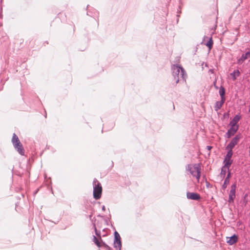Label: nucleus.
Returning a JSON list of instances; mask_svg holds the SVG:
<instances>
[{"label": "nucleus", "mask_w": 250, "mask_h": 250, "mask_svg": "<svg viewBox=\"0 0 250 250\" xmlns=\"http://www.w3.org/2000/svg\"><path fill=\"white\" fill-rule=\"evenodd\" d=\"M241 119V116L239 115H236L233 119L230 121L229 125V126H239L237 125V123Z\"/></svg>", "instance_id": "obj_10"}, {"label": "nucleus", "mask_w": 250, "mask_h": 250, "mask_svg": "<svg viewBox=\"0 0 250 250\" xmlns=\"http://www.w3.org/2000/svg\"><path fill=\"white\" fill-rule=\"evenodd\" d=\"M207 38V37H206L205 36L204 37V40L205 39V38Z\"/></svg>", "instance_id": "obj_32"}, {"label": "nucleus", "mask_w": 250, "mask_h": 250, "mask_svg": "<svg viewBox=\"0 0 250 250\" xmlns=\"http://www.w3.org/2000/svg\"><path fill=\"white\" fill-rule=\"evenodd\" d=\"M242 56L244 57V59L246 60L250 58V50L247 51L246 53L243 54Z\"/></svg>", "instance_id": "obj_22"}, {"label": "nucleus", "mask_w": 250, "mask_h": 250, "mask_svg": "<svg viewBox=\"0 0 250 250\" xmlns=\"http://www.w3.org/2000/svg\"><path fill=\"white\" fill-rule=\"evenodd\" d=\"M219 93L221 96V99L222 100H226V98L225 97V89L223 86H220V87L219 88Z\"/></svg>", "instance_id": "obj_17"}, {"label": "nucleus", "mask_w": 250, "mask_h": 250, "mask_svg": "<svg viewBox=\"0 0 250 250\" xmlns=\"http://www.w3.org/2000/svg\"><path fill=\"white\" fill-rule=\"evenodd\" d=\"M102 243V245L104 247V248L105 249H106V250H112V249L111 247H110L109 246H108L106 244H105L104 242H103V241H101Z\"/></svg>", "instance_id": "obj_23"}, {"label": "nucleus", "mask_w": 250, "mask_h": 250, "mask_svg": "<svg viewBox=\"0 0 250 250\" xmlns=\"http://www.w3.org/2000/svg\"><path fill=\"white\" fill-rule=\"evenodd\" d=\"M114 235V247L115 248L116 250H121L122 247V243L120 235L116 231H115Z\"/></svg>", "instance_id": "obj_4"}, {"label": "nucleus", "mask_w": 250, "mask_h": 250, "mask_svg": "<svg viewBox=\"0 0 250 250\" xmlns=\"http://www.w3.org/2000/svg\"><path fill=\"white\" fill-rule=\"evenodd\" d=\"M209 185V183H207V187H208Z\"/></svg>", "instance_id": "obj_30"}, {"label": "nucleus", "mask_w": 250, "mask_h": 250, "mask_svg": "<svg viewBox=\"0 0 250 250\" xmlns=\"http://www.w3.org/2000/svg\"><path fill=\"white\" fill-rule=\"evenodd\" d=\"M229 239L227 240V242L229 245H232L238 241V237L236 234H233L231 237H229Z\"/></svg>", "instance_id": "obj_11"}, {"label": "nucleus", "mask_w": 250, "mask_h": 250, "mask_svg": "<svg viewBox=\"0 0 250 250\" xmlns=\"http://www.w3.org/2000/svg\"><path fill=\"white\" fill-rule=\"evenodd\" d=\"M240 74V72L239 70H234L233 72L230 73V76L232 77L233 81H235L237 77H239Z\"/></svg>", "instance_id": "obj_16"}, {"label": "nucleus", "mask_w": 250, "mask_h": 250, "mask_svg": "<svg viewBox=\"0 0 250 250\" xmlns=\"http://www.w3.org/2000/svg\"><path fill=\"white\" fill-rule=\"evenodd\" d=\"M89 11H87V15H89V16H92V15H90V14H89Z\"/></svg>", "instance_id": "obj_29"}, {"label": "nucleus", "mask_w": 250, "mask_h": 250, "mask_svg": "<svg viewBox=\"0 0 250 250\" xmlns=\"http://www.w3.org/2000/svg\"><path fill=\"white\" fill-rule=\"evenodd\" d=\"M229 167H225V165L222 167L220 172V177L222 178H225L227 172H228L229 170Z\"/></svg>", "instance_id": "obj_14"}, {"label": "nucleus", "mask_w": 250, "mask_h": 250, "mask_svg": "<svg viewBox=\"0 0 250 250\" xmlns=\"http://www.w3.org/2000/svg\"><path fill=\"white\" fill-rule=\"evenodd\" d=\"M209 72H210V73H213V70H212V69H209Z\"/></svg>", "instance_id": "obj_28"}, {"label": "nucleus", "mask_w": 250, "mask_h": 250, "mask_svg": "<svg viewBox=\"0 0 250 250\" xmlns=\"http://www.w3.org/2000/svg\"><path fill=\"white\" fill-rule=\"evenodd\" d=\"M93 241L99 248L101 247L102 245H101V242L98 240V239L97 238V237L94 235L93 236Z\"/></svg>", "instance_id": "obj_20"}, {"label": "nucleus", "mask_w": 250, "mask_h": 250, "mask_svg": "<svg viewBox=\"0 0 250 250\" xmlns=\"http://www.w3.org/2000/svg\"><path fill=\"white\" fill-rule=\"evenodd\" d=\"M205 44L209 48V49H210L212 48L213 45V41L212 40V38L210 37L209 41Z\"/></svg>", "instance_id": "obj_18"}, {"label": "nucleus", "mask_w": 250, "mask_h": 250, "mask_svg": "<svg viewBox=\"0 0 250 250\" xmlns=\"http://www.w3.org/2000/svg\"><path fill=\"white\" fill-rule=\"evenodd\" d=\"M171 70L176 84L178 83L180 81L179 76H180L184 81H186V79L187 77L186 72L184 68L180 65L177 64H173L171 66Z\"/></svg>", "instance_id": "obj_1"}, {"label": "nucleus", "mask_w": 250, "mask_h": 250, "mask_svg": "<svg viewBox=\"0 0 250 250\" xmlns=\"http://www.w3.org/2000/svg\"><path fill=\"white\" fill-rule=\"evenodd\" d=\"M14 147L20 155L22 156L24 155L25 150L21 143L19 144L17 146H14Z\"/></svg>", "instance_id": "obj_12"}, {"label": "nucleus", "mask_w": 250, "mask_h": 250, "mask_svg": "<svg viewBox=\"0 0 250 250\" xmlns=\"http://www.w3.org/2000/svg\"><path fill=\"white\" fill-rule=\"evenodd\" d=\"M94 230H95V234L96 235L100 238V239L101 240V241H102V239L101 238V232L100 231H98L96 229V227H95V225H94Z\"/></svg>", "instance_id": "obj_21"}, {"label": "nucleus", "mask_w": 250, "mask_h": 250, "mask_svg": "<svg viewBox=\"0 0 250 250\" xmlns=\"http://www.w3.org/2000/svg\"><path fill=\"white\" fill-rule=\"evenodd\" d=\"M239 129V126H230V128L228 130L227 132L225 135V137L230 138L231 136H233Z\"/></svg>", "instance_id": "obj_8"}, {"label": "nucleus", "mask_w": 250, "mask_h": 250, "mask_svg": "<svg viewBox=\"0 0 250 250\" xmlns=\"http://www.w3.org/2000/svg\"><path fill=\"white\" fill-rule=\"evenodd\" d=\"M241 138V136L240 135H236L233 138H232L230 143L226 146V149L232 150L234 146L238 144V141Z\"/></svg>", "instance_id": "obj_5"}, {"label": "nucleus", "mask_w": 250, "mask_h": 250, "mask_svg": "<svg viewBox=\"0 0 250 250\" xmlns=\"http://www.w3.org/2000/svg\"><path fill=\"white\" fill-rule=\"evenodd\" d=\"M93 197L96 200H98L101 197L102 187L100 183L96 178L94 179L93 181Z\"/></svg>", "instance_id": "obj_3"}, {"label": "nucleus", "mask_w": 250, "mask_h": 250, "mask_svg": "<svg viewBox=\"0 0 250 250\" xmlns=\"http://www.w3.org/2000/svg\"><path fill=\"white\" fill-rule=\"evenodd\" d=\"M236 188V183H234L230 187V190L229 196V202L233 203L235 198V190Z\"/></svg>", "instance_id": "obj_6"}, {"label": "nucleus", "mask_w": 250, "mask_h": 250, "mask_svg": "<svg viewBox=\"0 0 250 250\" xmlns=\"http://www.w3.org/2000/svg\"><path fill=\"white\" fill-rule=\"evenodd\" d=\"M230 177H231V173L229 170V171L228 172V174L227 175V177L225 178H228V180H229V178Z\"/></svg>", "instance_id": "obj_25"}, {"label": "nucleus", "mask_w": 250, "mask_h": 250, "mask_svg": "<svg viewBox=\"0 0 250 250\" xmlns=\"http://www.w3.org/2000/svg\"><path fill=\"white\" fill-rule=\"evenodd\" d=\"M246 60L244 59V57H243L242 56L241 57V58H240L238 60H237V63L238 64H241L243 62H244V61H245Z\"/></svg>", "instance_id": "obj_24"}, {"label": "nucleus", "mask_w": 250, "mask_h": 250, "mask_svg": "<svg viewBox=\"0 0 250 250\" xmlns=\"http://www.w3.org/2000/svg\"><path fill=\"white\" fill-rule=\"evenodd\" d=\"M207 149H208V150H210L211 149V148H212V147L210 146H207Z\"/></svg>", "instance_id": "obj_26"}, {"label": "nucleus", "mask_w": 250, "mask_h": 250, "mask_svg": "<svg viewBox=\"0 0 250 250\" xmlns=\"http://www.w3.org/2000/svg\"><path fill=\"white\" fill-rule=\"evenodd\" d=\"M233 155V152L231 150H229L227 152V155L225 156L224 163L225 165V167H230L232 163V160L231 159V158Z\"/></svg>", "instance_id": "obj_7"}, {"label": "nucleus", "mask_w": 250, "mask_h": 250, "mask_svg": "<svg viewBox=\"0 0 250 250\" xmlns=\"http://www.w3.org/2000/svg\"><path fill=\"white\" fill-rule=\"evenodd\" d=\"M186 169L193 177H195L198 181L199 180L201 176V168L199 164H194L193 166L191 165H188Z\"/></svg>", "instance_id": "obj_2"}, {"label": "nucleus", "mask_w": 250, "mask_h": 250, "mask_svg": "<svg viewBox=\"0 0 250 250\" xmlns=\"http://www.w3.org/2000/svg\"><path fill=\"white\" fill-rule=\"evenodd\" d=\"M187 197L188 199L197 201L200 200L201 198V197L199 194L190 192H187Z\"/></svg>", "instance_id": "obj_9"}, {"label": "nucleus", "mask_w": 250, "mask_h": 250, "mask_svg": "<svg viewBox=\"0 0 250 250\" xmlns=\"http://www.w3.org/2000/svg\"><path fill=\"white\" fill-rule=\"evenodd\" d=\"M12 142L14 146H17V145L21 143L18 137L15 133H14L13 135Z\"/></svg>", "instance_id": "obj_15"}, {"label": "nucleus", "mask_w": 250, "mask_h": 250, "mask_svg": "<svg viewBox=\"0 0 250 250\" xmlns=\"http://www.w3.org/2000/svg\"><path fill=\"white\" fill-rule=\"evenodd\" d=\"M229 180H228V178H225L224 183L222 186V188L223 190H225L227 188V185L229 184Z\"/></svg>", "instance_id": "obj_19"}, {"label": "nucleus", "mask_w": 250, "mask_h": 250, "mask_svg": "<svg viewBox=\"0 0 250 250\" xmlns=\"http://www.w3.org/2000/svg\"><path fill=\"white\" fill-rule=\"evenodd\" d=\"M89 218H90V219H91V218L92 217V215H90L89 216Z\"/></svg>", "instance_id": "obj_31"}, {"label": "nucleus", "mask_w": 250, "mask_h": 250, "mask_svg": "<svg viewBox=\"0 0 250 250\" xmlns=\"http://www.w3.org/2000/svg\"><path fill=\"white\" fill-rule=\"evenodd\" d=\"M225 100L222 99H221L220 101H217L215 104L214 110L217 111L220 109L225 103Z\"/></svg>", "instance_id": "obj_13"}, {"label": "nucleus", "mask_w": 250, "mask_h": 250, "mask_svg": "<svg viewBox=\"0 0 250 250\" xmlns=\"http://www.w3.org/2000/svg\"><path fill=\"white\" fill-rule=\"evenodd\" d=\"M105 210V208L104 206H103L102 207V210L104 211Z\"/></svg>", "instance_id": "obj_27"}]
</instances>
